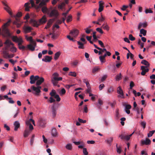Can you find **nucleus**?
Returning <instances> with one entry per match:
<instances>
[{"label":"nucleus","instance_id":"obj_1","mask_svg":"<svg viewBox=\"0 0 155 155\" xmlns=\"http://www.w3.org/2000/svg\"><path fill=\"white\" fill-rule=\"evenodd\" d=\"M52 77L51 78V81L54 86H56L58 83V81H61L62 78L61 77H59V74L57 72H54L52 75Z\"/></svg>","mask_w":155,"mask_h":155},{"label":"nucleus","instance_id":"obj_2","mask_svg":"<svg viewBox=\"0 0 155 155\" xmlns=\"http://www.w3.org/2000/svg\"><path fill=\"white\" fill-rule=\"evenodd\" d=\"M30 3L31 4V6L32 7H34L36 9H38L40 8H42L41 11L43 13H49V11L48 10V8L45 6L46 4L45 5H43L41 7L37 8L36 6H38L39 5H35L33 0H30Z\"/></svg>","mask_w":155,"mask_h":155},{"label":"nucleus","instance_id":"obj_3","mask_svg":"<svg viewBox=\"0 0 155 155\" xmlns=\"http://www.w3.org/2000/svg\"><path fill=\"white\" fill-rule=\"evenodd\" d=\"M41 87L39 86H32L31 87V89L32 90V93L37 96L39 95L41 92Z\"/></svg>","mask_w":155,"mask_h":155},{"label":"nucleus","instance_id":"obj_4","mask_svg":"<svg viewBox=\"0 0 155 155\" xmlns=\"http://www.w3.org/2000/svg\"><path fill=\"white\" fill-rule=\"evenodd\" d=\"M5 44L6 45V48H8L12 45V47L11 48L10 50L12 52H15L16 51V48L13 46L14 44L9 40H7L5 43Z\"/></svg>","mask_w":155,"mask_h":155},{"label":"nucleus","instance_id":"obj_5","mask_svg":"<svg viewBox=\"0 0 155 155\" xmlns=\"http://www.w3.org/2000/svg\"><path fill=\"white\" fill-rule=\"evenodd\" d=\"M12 41L18 44H22L23 42V41L22 38L21 37H18L17 36H13L12 37Z\"/></svg>","mask_w":155,"mask_h":155},{"label":"nucleus","instance_id":"obj_6","mask_svg":"<svg viewBox=\"0 0 155 155\" xmlns=\"http://www.w3.org/2000/svg\"><path fill=\"white\" fill-rule=\"evenodd\" d=\"M36 46V42H33V43H30L29 44L27 45L26 47L28 49L31 51H34Z\"/></svg>","mask_w":155,"mask_h":155},{"label":"nucleus","instance_id":"obj_7","mask_svg":"<svg viewBox=\"0 0 155 155\" xmlns=\"http://www.w3.org/2000/svg\"><path fill=\"white\" fill-rule=\"evenodd\" d=\"M125 133H122L119 135V137L121 140H130V137L132 136V135H125Z\"/></svg>","mask_w":155,"mask_h":155},{"label":"nucleus","instance_id":"obj_8","mask_svg":"<svg viewBox=\"0 0 155 155\" xmlns=\"http://www.w3.org/2000/svg\"><path fill=\"white\" fill-rule=\"evenodd\" d=\"M149 67H145V66H142L141 67V69L142 70V72L141 74L142 75H145L146 73L149 71V69L148 68Z\"/></svg>","mask_w":155,"mask_h":155},{"label":"nucleus","instance_id":"obj_9","mask_svg":"<svg viewBox=\"0 0 155 155\" xmlns=\"http://www.w3.org/2000/svg\"><path fill=\"white\" fill-rule=\"evenodd\" d=\"M59 15V13L57 10L55 9L52 10L49 14L50 17H57Z\"/></svg>","mask_w":155,"mask_h":155},{"label":"nucleus","instance_id":"obj_10","mask_svg":"<svg viewBox=\"0 0 155 155\" xmlns=\"http://www.w3.org/2000/svg\"><path fill=\"white\" fill-rule=\"evenodd\" d=\"M117 93L119 94V95L118 96V97H120L122 98H124L123 91L120 87H119L117 88Z\"/></svg>","mask_w":155,"mask_h":155},{"label":"nucleus","instance_id":"obj_11","mask_svg":"<svg viewBox=\"0 0 155 155\" xmlns=\"http://www.w3.org/2000/svg\"><path fill=\"white\" fill-rule=\"evenodd\" d=\"M39 76L36 75L35 76L34 75H31L30 77V83L31 84H34L35 83L36 81H37V80L39 78Z\"/></svg>","mask_w":155,"mask_h":155},{"label":"nucleus","instance_id":"obj_12","mask_svg":"<svg viewBox=\"0 0 155 155\" xmlns=\"http://www.w3.org/2000/svg\"><path fill=\"white\" fill-rule=\"evenodd\" d=\"M78 31L76 29H74L71 31L70 34L71 37H76L78 36Z\"/></svg>","mask_w":155,"mask_h":155},{"label":"nucleus","instance_id":"obj_13","mask_svg":"<svg viewBox=\"0 0 155 155\" xmlns=\"http://www.w3.org/2000/svg\"><path fill=\"white\" fill-rule=\"evenodd\" d=\"M10 22L11 20H9L7 23L4 24L3 26V31L7 35H9V33L8 30L6 28V27L8 25V24L10 23Z\"/></svg>","mask_w":155,"mask_h":155},{"label":"nucleus","instance_id":"obj_14","mask_svg":"<svg viewBox=\"0 0 155 155\" xmlns=\"http://www.w3.org/2000/svg\"><path fill=\"white\" fill-rule=\"evenodd\" d=\"M141 143L142 145H149L151 143V140L147 138L145 140H141Z\"/></svg>","mask_w":155,"mask_h":155},{"label":"nucleus","instance_id":"obj_15","mask_svg":"<svg viewBox=\"0 0 155 155\" xmlns=\"http://www.w3.org/2000/svg\"><path fill=\"white\" fill-rule=\"evenodd\" d=\"M24 32L25 33H28L30 32L32 28L30 26H28L25 25L23 28Z\"/></svg>","mask_w":155,"mask_h":155},{"label":"nucleus","instance_id":"obj_16","mask_svg":"<svg viewBox=\"0 0 155 155\" xmlns=\"http://www.w3.org/2000/svg\"><path fill=\"white\" fill-rule=\"evenodd\" d=\"M2 3L5 6L4 7V9H5L9 14H11V12L9 10L10 7L7 4V2H2Z\"/></svg>","mask_w":155,"mask_h":155},{"label":"nucleus","instance_id":"obj_17","mask_svg":"<svg viewBox=\"0 0 155 155\" xmlns=\"http://www.w3.org/2000/svg\"><path fill=\"white\" fill-rule=\"evenodd\" d=\"M99 8L98 9V11L99 12H102L103 10L104 2L102 1H100L99 2Z\"/></svg>","mask_w":155,"mask_h":155},{"label":"nucleus","instance_id":"obj_18","mask_svg":"<svg viewBox=\"0 0 155 155\" xmlns=\"http://www.w3.org/2000/svg\"><path fill=\"white\" fill-rule=\"evenodd\" d=\"M39 78L37 80L36 84V86H39L44 81V79L42 77H39Z\"/></svg>","mask_w":155,"mask_h":155},{"label":"nucleus","instance_id":"obj_19","mask_svg":"<svg viewBox=\"0 0 155 155\" xmlns=\"http://www.w3.org/2000/svg\"><path fill=\"white\" fill-rule=\"evenodd\" d=\"M113 140V138L112 137H110L107 138L105 140V142L108 145L111 146Z\"/></svg>","mask_w":155,"mask_h":155},{"label":"nucleus","instance_id":"obj_20","mask_svg":"<svg viewBox=\"0 0 155 155\" xmlns=\"http://www.w3.org/2000/svg\"><path fill=\"white\" fill-rule=\"evenodd\" d=\"M30 22L34 26L37 27L40 25L39 21H37L33 19L31 20Z\"/></svg>","mask_w":155,"mask_h":155},{"label":"nucleus","instance_id":"obj_21","mask_svg":"<svg viewBox=\"0 0 155 155\" xmlns=\"http://www.w3.org/2000/svg\"><path fill=\"white\" fill-rule=\"evenodd\" d=\"M49 0H42L39 4L38 6H36L37 8L42 7L43 5H45L49 1Z\"/></svg>","mask_w":155,"mask_h":155},{"label":"nucleus","instance_id":"obj_22","mask_svg":"<svg viewBox=\"0 0 155 155\" xmlns=\"http://www.w3.org/2000/svg\"><path fill=\"white\" fill-rule=\"evenodd\" d=\"M57 114L56 110L54 107H52L51 115L53 118H54L56 116Z\"/></svg>","mask_w":155,"mask_h":155},{"label":"nucleus","instance_id":"obj_23","mask_svg":"<svg viewBox=\"0 0 155 155\" xmlns=\"http://www.w3.org/2000/svg\"><path fill=\"white\" fill-rule=\"evenodd\" d=\"M31 132V131L29 130L27 128H26L24 133L23 136L25 137H26L28 136L30 134Z\"/></svg>","mask_w":155,"mask_h":155},{"label":"nucleus","instance_id":"obj_24","mask_svg":"<svg viewBox=\"0 0 155 155\" xmlns=\"http://www.w3.org/2000/svg\"><path fill=\"white\" fill-rule=\"evenodd\" d=\"M14 124L15 126L14 130L16 131L20 127V123L18 121H16L14 122Z\"/></svg>","mask_w":155,"mask_h":155},{"label":"nucleus","instance_id":"obj_25","mask_svg":"<svg viewBox=\"0 0 155 155\" xmlns=\"http://www.w3.org/2000/svg\"><path fill=\"white\" fill-rule=\"evenodd\" d=\"M51 59L52 58L51 57L46 56L44 58L42 59V61L45 62H49L51 61Z\"/></svg>","mask_w":155,"mask_h":155},{"label":"nucleus","instance_id":"obj_26","mask_svg":"<svg viewBox=\"0 0 155 155\" xmlns=\"http://www.w3.org/2000/svg\"><path fill=\"white\" fill-rule=\"evenodd\" d=\"M46 21L47 20L46 19V17L44 15L39 20V21L40 25L41 24L45 23Z\"/></svg>","mask_w":155,"mask_h":155},{"label":"nucleus","instance_id":"obj_27","mask_svg":"<svg viewBox=\"0 0 155 155\" xmlns=\"http://www.w3.org/2000/svg\"><path fill=\"white\" fill-rule=\"evenodd\" d=\"M77 43L78 45V48L79 49H84V43H82L80 41H77Z\"/></svg>","mask_w":155,"mask_h":155},{"label":"nucleus","instance_id":"obj_28","mask_svg":"<svg viewBox=\"0 0 155 155\" xmlns=\"http://www.w3.org/2000/svg\"><path fill=\"white\" fill-rule=\"evenodd\" d=\"M51 134L52 136L54 137L56 136L57 134L56 129L55 128L52 127L51 129Z\"/></svg>","mask_w":155,"mask_h":155},{"label":"nucleus","instance_id":"obj_29","mask_svg":"<svg viewBox=\"0 0 155 155\" xmlns=\"http://www.w3.org/2000/svg\"><path fill=\"white\" fill-rule=\"evenodd\" d=\"M53 21V19H51L49 20V21H48L47 25L45 27V28L47 29L49 28L50 27L51 25L52 24Z\"/></svg>","mask_w":155,"mask_h":155},{"label":"nucleus","instance_id":"obj_30","mask_svg":"<svg viewBox=\"0 0 155 155\" xmlns=\"http://www.w3.org/2000/svg\"><path fill=\"white\" fill-rule=\"evenodd\" d=\"M38 124L41 127H43L45 124V120H40L38 122Z\"/></svg>","mask_w":155,"mask_h":155},{"label":"nucleus","instance_id":"obj_31","mask_svg":"<svg viewBox=\"0 0 155 155\" xmlns=\"http://www.w3.org/2000/svg\"><path fill=\"white\" fill-rule=\"evenodd\" d=\"M31 121L32 122L33 124H34V125H35L34 120L31 118H30L29 120H26V124L28 126L30 124H31L30 123Z\"/></svg>","mask_w":155,"mask_h":155},{"label":"nucleus","instance_id":"obj_32","mask_svg":"<svg viewBox=\"0 0 155 155\" xmlns=\"http://www.w3.org/2000/svg\"><path fill=\"white\" fill-rule=\"evenodd\" d=\"M61 53L60 51H59L56 52L55 54L54 57V59L55 60L58 59L59 57L60 56Z\"/></svg>","mask_w":155,"mask_h":155},{"label":"nucleus","instance_id":"obj_33","mask_svg":"<svg viewBox=\"0 0 155 155\" xmlns=\"http://www.w3.org/2000/svg\"><path fill=\"white\" fill-rule=\"evenodd\" d=\"M141 63L146 65V66H145V67H150V64L146 60H142L141 62Z\"/></svg>","mask_w":155,"mask_h":155},{"label":"nucleus","instance_id":"obj_34","mask_svg":"<svg viewBox=\"0 0 155 155\" xmlns=\"http://www.w3.org/2000/svg\"><path fill=\"white\" fill-rule=\"evenodd\" d=\"M30 3L29 2H27L25 4L24 6L25 7V10L27 11H29L30 7L29 6Z\"/></svg>","mask_w":155,"mask_h":155},{"label":"nucleus","instance_id":"obj_35","mask_svg":"<svg viewBox=\"0 0 155 155\" xmlns=\"http://www.w3.org/2000/svg\"><path fill=\"white\" fill-rule=\"evenodd\" d=\"M122 76L121 73H119V74L117 75L115 79L117 81H119L121 79Z\"/></svg>","mask_w":155,"mask_h":155},{"label":"nucleus","instance_id":"obj_36","mask_svg":"<svg viewBox=\"0 0 155 155\" xmlns=\"http://www.w3.org/2000/svg\"><path fill=\"white\" fill-rule=\"evenodd\" d=\"M102 27L104 29L106 30L107 31H108L109 30L110 27L107 24H106L104 25V24H103Z\"/></svg>","mask_w":155,"mask_h":155},{"label":"nucleus","instance_id":"obj_37","mask_svg":"<svg viewBox=\"0 0 155 155\" xmlns=\"http://www.w3.org/2000/svg\"><path fill=\"white\" fill-rule=\"evenodd\" d=\"M26 38L27 41H30V43H33V42H36L35 41H34L32 39V38L31 36L30 37H27L26 36Z\"/></svg>","mask_w":155,"mask_h":155},{"label":"nucleus","instance_id":"obj_38","mask_svg":"<svg viewBox=\"0 0 155 155\" xmlns=\"http://www.w3.org/2000/svg\"><path fill=\"white\" fill-rule=\"evenodd\" d=\"M140 33L141 34H143V36H145L146 35L147 31L142 28L140 30Z\"/></svg>","mask_w":155,"mask_h":155},{"label":"nucleus","instance_id":"obj_39","mask_svg":"<svg viewBox=\"0 0 155 155\" xmlns=\"http://www.w3.org/2000/svg\"><path fill=\"white\" fill-rule=\"evenodd\" d=\"M66 21L67 22H69L72 20V16L71 15H69L66 18Z\"/></svg>","mask_w":155,"mask_h":155},{"label":"nucleus","instance_id":"obj_40","mask_svg":"<svg viewBox=\"0 0 155 155\" xmlns=\"http://www.w3.org/2000/svg\"><path fill=\"white\" fill-rule=\"evenodd\" d=\"M65 4L64 2H62L58 6V8L62 9L65 6Z\"/></svg>","mask_w":155,"mask_h":155},{"label":"nucleus","instance_id":"obj_41","mask_svg":"<svg viewBox=\"0 0 155 155\" xmlns=\"http://www.w3.org/2000/svg\"><path fill=\"white\" fill-rule=\"evenodd\" d=\"M65 147L67 149L71 150L72 149V145L70 143H68L66 145Z\"/></svg>","mask_w":155,"mask_h":155},{"label":"nucleus","instance_id":"obj_42","mask_svg":"<svg viewBox=\"0 0 155 155\" xmlns=\"http://www.w3.org/2000/svg\"><path fill=\"white\" fill-rule=\"evenodd\" d=\"M50 95L51 96V97H54V96L56 95L55 91L54 90H52L50 92Z\"/></svg>","mask_w":155,"mask_h":155},{"label":"nucleus","instance_id":"obj_43","mask_svg":"<svg viewBox=\"0 0 155 155\" xmlns=\"http://www.w3.org/2000/svg\"><path fill=\"white\" fill-rule=\"evenodd\" d=\"M155 132V130H153L151 131H149V133L147 134V136L148 137H151L152 135Z\"/></svg>","mask_w":155,"mask_h":155},{"label":"nucleus","instance_id":"obj_44","mask_svg":"<svg viewBox=\"0 0 155 155\" xmlns=\"http://www.w3.org/2000/svg\"><path fill=\"white\" fill-rule=\"evenodd\" d=\"M22 44H18V45L19 49L20 50H21L23 51L24 50L25 47L21 45Z\"/></svg>","mask_w":155,"mask_h":155},{"label":"nucleus","instance_id":"obj_45","mask_svg":"<svg viewBox=\"0 0 155 155\" xmlns=\"http://www.w3.org/2000/svg\"><path fill=\"white\" fill-rule=\"evenodd\" d=\"M66 93V91L64 88H62L59 92V94L61 95H64Z\"/></svg>","mask_w":155,"mask_h":155},{"label":"nucleus","instance_id":"obj_46","mask_svg":"<svg viewBox=\"0 0 155 155\" xmlns=\"http://www.w3.org/2000/svg\"><path fill=\"white\" fill-rule=\"evenodd\" d=\"M99 58L101 62V63H102V64L105 62V58H103L102 56H100L99 57Z\"/></svg>","mask_w":155,"mask_h":155},{"label":"nucleus","instance_id":"obj_47","mask_svg":"<svg viewBox=\"0 0 155 155\" xmlns=\"http://www.w3.org/2000/svg\"><path fill=\"white\" fill-rule=\"evenodd\" d=\"M68 75L69 76H73L74 77H76L77 75L76 73L74 72H70L69 73Z\"/></svg>","mask_w":155,"mask_h":155},{"label":"nucleus","instance_id":"obj_48","mask_svg":"<svg viewBox=\"0 0 155 155\" xmlns=\"http://www.w3.org/2000/svg\"><path fill=\"white\" fill-rule=\"evenodd\" d=\"M114 91L113 88L112 87H111L107 89V92L108 93H111Z\"/></svg>","mask_w":155,"mask_h":155},{"label":"nucleus","instance_id":"obj_49","mask_svg":"<svg viewBox=\"0 0 155 155\" xmlns=\"http://www.w3.org/2000/svg\"><path fill=\"white\" fill-rule=\"evenodd\" d=\"M71 8L72 7H70L68 10L66 11V12L63 13L62 14V15L65 16V17H66L67 15L68 14L69 11L70 10Z\"/></svg>","mask_w":155,"mask_h":155},{"label":"nucleus","instance_id":"obj_50","mask_svg":"<svg viewBox=\"0 0 155 155\" xmlns=\"http://www.w3.org/2000/svg\"><path fill=\"white\" fill-rule=\"evenodd\" d=\"M116 147H117V152L119 153H120L121 152V148L120 147H118L117 146V144H116Z\"/></svg>","mask_w":155,"mask_h":155},{"label":"nucleus","instance_id":"obj_51","mask_svg":"<svg viewBox=\"0 0 155 155\" xmlns=\"http://www.w3.org/2000/svg\"><path fill=\"white\" fill-rule=\"evenodd\" d=\"M55 99H56V100L58 102H59L61 100V98L60 97L59 95L58 94H56L54 97Z\"/></svg>","mask_w":155,"mask_h":155},{"label":"nucleus","instance_id":"obj_52","mask_svg":"<svg viewBox=\"0 0 155 155\" xmlns=\"http://www.w3.org/2000/svg\"><path fill=\"white\" fill-rule=\"evenodd\" d=\"M105 20V18H104L102 15H101V17L98 18V21L99 22H102L104 21Z\"/></svg>","mask_w":155,"mask_h":155},{"label":"nucleus","instance_id":"obj_53","mask_svg":"<svg viewBox=\"0 0 155 155\" xmlns=\"http://www.w3.org/2000/svg\"><path fill=\"white\" fill-rule=\"evenodd\" d=\"M96 30L98 32H99L101 34L103 33L104 32L101 28H97L96 29Z\"/></svg>","mask_w":155,"mask_h":155},{"label":"nucleus","instance_id":"obj_54","mask_svg":"<svg viewBox=\"0 0 155 155\" xmlns=\"http://www.w3.org/2000/svg\"><path fill=\"white\" fill-rule=\"evenodd\" d=\"M84 83H85L86 84L87 88H91L90 84L88 81H87L86 80H85L84 81Z\"/></svg>","mask_w":155,"mask_h":155},{"label":"nucleus","instance_id":"obj_55","mask_svg":"<svg viewBox=\"0 0 155 155\" xmlns=\"http://www.w3.org/2000/svg\"><path fill=\"white\" fill-rule=\"evenodd\" d=\"M84 30H85L86 33L87 34L90 33L91 31H92V29H89L88 28H87L84 29Z\"/></svg>","mask_w":155,"mask_h":155},{"label":"nucleus","instance_id":"obj_56","mask_svg":"<svg viewBox=\"0 0 155 155\" xmlns=\"http://www.w3.org/2000/svg\"><path fill=\"white\" fill-rule=\"evenodd\" d=\"M129 39L131 41H133L135 40V38L134 37L133 35L130 34L129 36Z\"/></svg>","mask_w":155,"mask_h":155},{"label":"nucleus","instance_id":"obj_57","mask_svg":"<svg viewBox=\"0 0 155 155\" xmlns=\"http://www.w3.org/2000/svg\"><path fill=\"white\" fill-rule=\"evenodd\" d=\"M4 57L5 58H7L8 57V54L5 51L3 52Z\"/></svg>","mask_w":155,"mask_h":155},{"label":"nucleus","instance_id":"obj_58","mask_svg":"<svg viewBox=\"0 0 155 155\" xmlns=\"http://www.w3.org/2000/svg\"><path fill=\"white\" fill-rule=\"evenodd\" d=\"M83 152L84 155H87L88 154V153L87 151V149L86 148H83Z\"/></svg>","mask_w":155,"mask_h":155},{"label":"nucleus","instance_id":"obj_59","mask_svg":"<svg viewBox=\"0 0 155 155\" xmlns=\"http://www.w3.org/2000/svg\"><path fill=\"white\" fill-rule=\"evenodd\" d=\"M145 12L146 14H147L148 13H153V12L150 8L146 9L145 10Z\"/></svg>","mask_w":155,"mask_h":155},{"label":"nucleus","instance_id":"obj_60","mask_svg":"<svg viewBox=\"0 0 155 155\" xmlns=\"http://www.w3.org/2000/svg\"><path fill=\"white\" fill-rule=\"evenodd\" d=\"M134 86V84L133 81H131L130 82V89H132V87Z\"/></svg>","mask_w":155,"mask_h":155},{"label":"nucleus","instance_id":"obj_61","mask_svg":"<svg viewBox=\"0 0 155 155\" xmlns=\"http://www.w3.org/2000/svg\"><path fill=\"white\" fill-rule=\"evenodd\" d=\"M98 42L99 44L101 45V47H104V46L103 42L101 40H98Z\"/></svg>","mask_w":155,"mask_h":155},{"label":"nucleus","instance_id":"obj_62","mask_svg":"<svg viewBox=\"0 0 155 155\" xmlns=\"http://www.w3.org/2000/svg\"><path fill=\"white\" fill-rule=\"evenodd\" d=\"M49 101L50 103H52L55 101V100L51 97H50V100Z\"/></svg>","mask_w":155,"mask_h":155},{"label":"nucleus","instance_id":"obj_63","mask_svg":"<svg viewBox=\"0 0 155 155\" xmlns=\"http://www.w3.org/2000/svg\"><path fill=\"white\" fill-rule=\"evenodd\" d=\"M141 126L143 127V128L144 129L145 128L146 125V123L145 121H143L140 124Z\"/></svg>","mask_w":155,"mask_h":155},{"label":"nucleus","instance_id":"obj_64","mask_svg":"<svg viewBox=\"0 0 155 155\" xmlns=\"http://www.w3.org/2000/svg\"><path fill=\"white\" fill-rule=\"evenodd\" d=\"M19 113V110H18L15 114L14 115L13 117V118H16L18 116V114Z\"/></svg>","mask_w":155,"mask_h":155}]
</instances>
